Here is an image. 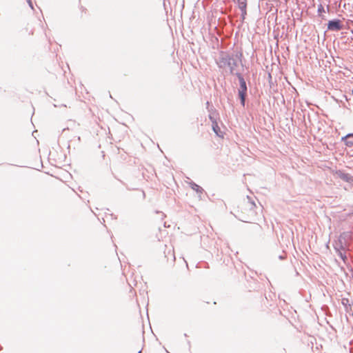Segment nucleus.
I'll return each instance as SVG.
<instances>
[{"label": "nucleus", "mask_w": 353, "mask_h": 353, "mask_svg": "<svg viewBox=\"0 0 353 353\" xmlns=\"http://www.w3.org/2000/svg\"><path fill=\"white\" fill-rule=\"evenodd\" d=\"M343 238L339 237L338 241L334 243L335 250V261L339 264L346 263L351 264L353 263L352 259L350 257V254L345 250V248L341 245Z\"/></svg>", "instance_id": "1"}, {"label": "nucleus", "mask_w": 353, "mask_h": 353, "mask_svg": "<svg viewBox=\"0 0 353 353\" xmlns=\"http://www.w3.org/2000/svg\"><path fill=\"white\" fill-rule=\"evenodd\" d=\"M220 67L223 68L226 72L234 73L235 71L236 63L230 57H223L219 61Z\"/></svg>", "instance_id": "2"}, {"label": "nucleus", "mask_w": 353, "mask_h": 353, "mask_svg": "<svg viewBox=\"0 0 353 353\" xmlns=\"http://www.w3.org/2000/svg\"><path fill=\"white\" fill-rule=\"evenodd\" d=\"M240 89L239 90V94L241 98V102L243 105L245 103V97L247 90L246 83L244 79L239 77Z\"/></svg>", "instance_id": "3"}, {"label": "nucleus", "mask_w": 353, "mask_h": 353, "mask_svg": "<svg viewBox=\"0 0 353 353\" xmlns=\"http://www.w3.org/2000/svg\"><path fill=\"white\" fill-rule=\"evenodd\" d=\"M327 28L332 31L339 30L342 28L341 23L339 20L329 21Z\"/></svg>", "instance_id": "4"}, {"label": "nucleus", "mask_w": 353, "mask_h": 353, "mask_svg": "<svg viewBox=\"0 0 353 353\" xmlns=\"http://www.w3.org/2000/svg\"><path fill=\"white\" fill-rule=\"evenodd\" d=\"M341 303L344 306L345 310L347 312H352L353 314V305L350 303V300L347 298H343L341 299Z\"/></svg>", "instance_id": "5"}, {"label": "nucleus", "mask_w": 353, "mask_h": 353, "mask_svg": "<svg viewBox=\"0 0 353 353\" xmlns=\"http://www.w3.org/2000/svg\"><path fill=\"white\" fill-rule=\"evenodd\" d=\"M342 139L345 141L347 145H353V134H349L345 137H343Z\"/></svg>", "instance_id": "6"}, {"label": "nucleus", "mask_w": 353, "mask_h": 353, "mask_svg": "<svg viewBox=\"0 0 353 353\" xmlns=\"http://www.w3.org/2000/svg\"><path fill=\"white\" fill-rule=\"evenodd\" d=\"M240 9L245 12L246 8V0H238Z\"/></svg>", "instance_id": "7"}, {"label": "nucleus", "mask_w": 353, "mask_h": 353, "mask_svg": "<svg viewBox=\"0 0 353 353\" xmlns=\"http://www.w3.org/2000/svg\"><path fill=\"white\" fill-rule=\"evenodd\" d=\"M218 129H219V126L217 125V124H215L213 125V130L214 131V132L218 135L219 136V134L218 132Z\"/></svg>", "instance_id": "8"}, {"label": "nucleus", "mask_w": 353, "mask_h": 353, "mask_svg": "<svg viewBox=\"0 0 353 353\" xmlns=\"http://www.w3.org/2000/svg\"><path fill=\"white\" fill-rule=\"evenodd\" d=\"M138 353H141V351H139Z\"/></svg>", "instance_id": "9"}, {"label": "nucleus", "mask_w": 353, "mask_h": 353, "mask_svg": "<svg viewBox=\"0 0 353 353\" xmlns=\"http://www.w3.org/2000/svg\"><path fill=\"white\" fill-rule=\"evenodd\" d=\"M352 94H353V90H352Z\"/></svg>", "instance_id": "10"}]
</instances>
